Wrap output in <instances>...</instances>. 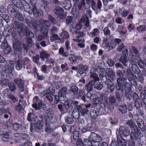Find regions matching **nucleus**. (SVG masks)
I'll return each instance as SVG.
<instances>
[{"label":"nucleus","mask_w":146,"mask_h":146,"mask_svg":"<svg viewBox=\"0 0 146 146\" xmlns=\"http://www.w3.org/2000/svg\"><path fill=\"white\" fill-rule=\"evenodd\" d=\"M91 106V104H81L78 105L77 107L78 111H73L72 113V116L75 119H78L81 113V115L84 117H88Z\"/></svg>","instance_id":"f257e3e1"},{"label":"nucleus","mask_w":146,"mask_h":146,"mask_svg":"<svg viewBox=\"0 0 146 146\" xmlns=\"http://www.w3.org/2000/svg\"><path fill=\"white\" fill-rule=\"evenodd\" d=\"M126 74L125 70H118L116 72V75L119 78L117 80V83L116 84V88L117 90H120L122 91L124 90V86L127 84L126 83V79L124 77Z\"/></svg>","instance_id":"f03ea898"},{"label":"nucleus","mask_w":146,"mask_h":146,"mask_svg":"<svg viewBox=\"0 0 146 146\" xmlns=\"http://www.w3.org/2000/svg\"><path fill=\"white\" fill-rule=\"evenodd\" d=\"M11 35L12 37L14 38L13 42V55L15 56V63L16 64V68L17 69V66L18 65V60L17 59L18 57V29H12Z\"/></svg>","instance_id":"7ed1b4c3"},{"label":"nucleus","mask_w":146,"mask_h":146,"mask_svg":"<svg viewBox=\"0 0 146 146\" xmlns=\"http://www.w3.org/2000/svg\"><path fill=\"white\" fill-rule=\"evenodd\" d=\"M7 11L8 13L15 18L13 23L12 29H18V22L16 20V19H18L17 11L15 9L14 6L11 4H10L8 6Z\"/></svg>","instance_id":"20e7f679"},{"label":"nucleus","mask_w":146,"mask_h":146,"mask_svg":"<svg viewBox=\"0 0 146 146\" xmlns=\"http://www.w3.org/2000/svg\"><path fill=\"white\" fill-rule=\"evenodd\" d=\"M54 117V114L50 111H46L44 115V119L46 121V131L48 133H51L53 131V129L50 128V124L51 121Z\"/></svg>","instance_id":"39448f33"},{"label":"nucleus","mask_w":146,"mask_h":146,"mask_svg":"<svg viewBox=\"0 0 146 146\" xmlns=\"http://www.w3.org/2000/svg\"><path fill=\"white\" fill-rule=\"evenodd\" d=\"M127 86V84L124 86V90L123 91L120 90H117L121 92L122 95L123 96V93L125 91V97L127 101V104L129 103V104L127 105L128 106H131V108L133 107L132 105L129 103V102L132 98V96L131 94H130L131 92V88L130 87V85L129 84H128V86Z\"/></svg>","instance_id":"423d86ee"},{"label":"nucleus","mask_w":146,"mask_h":146,"mask_svg":"<svg viewBox=\"0 0 146 146\" xmlns=\"http://www.w3.org/2000/svg\"><path fill=\"white\" fill-rule=\"evenodd\" d=\"M88 138L91 141V146H99L102 139L100 135L94 132L91 133Z\"/></svg>","instance_id":"0eeeda50"},{"label":"nucleus","mask_w":146,"mask_h":146,"mask_svg":"<svg viewBox=\"0 0 146 146\" xmlns=\"http://www.w3.org/2000/svg\"><path fill=\"white\" fill-rule=\"evenodd\" d=\"M90 77L92 78V80L86 85L85 88L86 90L88 92L92 91L93 89V86L95 84V83L97 81L100 80V78L96 74H92L90 75Z\"/></svg>","instance_id":"6e6552de"},{"label":"nucleus","mask_w":146,"mask_h":146,"mask_svg":"<svg viewBox=\"0 0 146 146\" xmlns=\"http://www.w3.org/2000/svg\"><path fill=\"white\" fill-rule=\"evenodd\" d=\"M137 61V60L135 57L133 56L131 59L129 60L130 64L129 65V67L133 72L138 75L140 74V70L136 64Z\"/></svg>","instance_id":"1a4fd4ad"},{"label":"nucleus","mask_w":146,"mask_h":146,"mask_svg":"<svg viewBox=\"0 0 146 146\" xmlns=\"http://www.w3.org/2000/svg\"><path fill=\"white\" fill-rule=\"evenodd\" d=\"M40 32L42 34H44L46 38H48V28L50 25L49 22L46 20H43L41 23Z\"/></svg>","instance_id":"9d476101"},{"label":"nucleus","mask_w":146,"mask_h":146,"mask_svg":"<svg viewBox=\"0 0 146 146\" xmlns=\"http://www.w3.org/2000/svg\"><path fill=\"white\" fill-rule=\"evenodd\" d=\"M133 100L135 104L134 106L136 109L139 110L142 107V101L139 98L138 94L135 92L133 94Z\"/></svg>","instance_id":"9b49d317"},{"label":"nucleus","mask_w":146,"mask_h":146,"mask_svg":"<svg viewBox=\"0 0 146 146\" xmlns=\"http://www.w3.org/2000/svg\"><path fill=\"white\" fill-rule=\"evenodd\" d=\"M19 5L21 6V5L23 7H21L20 8V9L21 10H23L24 9L25 11L27 12L30 14H32V13L33 11V5L32 7H31L28 4L27 5V2L25 0H22L21 2V5L20 3Z\"/></svg>","instance_id":"f8f14e48"},{"label":"nucleus","mask_w":146,"mask_h":146,"mask_svg":"<svg viewBox=\"0 0 146 146\" xmlns=\"http://www.w3.org/2000/svg\"><path fill=\"white\" fill-rule=\"evenodd\" d=\"M130 131L129 129L125 125H122L119 128V133L120 135H123L124 137L128 136L130 134Z\"/></svg>","instance_id":"ddd939ff"},{"label":"nucleus","mask_w":146,"mask_h":146,"mask_svg":"<svg viewBox=\"0 0 146 146\" xmlns=\"http://www.w3.org/2000/svg\"><path fill=\"white\" fill-rule=\"evenodd\" d=\"M32 106L36 110H40L41 108L44 110L46 107V105L39 100H37L36 101L35 103L32 105Z\"/></svg>","instance_id":"4468645a"},{"label":"nucleus","mask_w":146,"mask_h":146,"mask_svg":"<svg viewBox=\"0 0 146 146\" xmlns=\"http://www.w3.org/2000/svg\"><path fill=\"white\" fill-rule=\"evenodd\" d=\"M53 11L56 15L59 16L62 19H63L62 17L64 15V9L62 7L56 6Z\"/></svg>","instance_id":"2eb2a0df"},{"label":"nucleus","mask_w":146,"mask_h":146,"mask_svg":"<svg viewBox=\"0 0 146 146\" xmlns=\"http://www.w3.org/2000/svg\"><path fill=\"white\" fill-rule=\"evenodd\" d=\"M107 80L110 82L114 81L116 79L115 73L112 71H109L105 76Z\"/></svg>","instance_id":"dca6fc26"},{"label":"nucleus","mask_w":146,"mask_h":146,"mask_svg":"<svg viewBox=\"0 0 146 146\" xmlns=\"http://www.w3.org/2000/svg\"><path fill=\"white\" fill-rule=\"evenodd\" d=\"M136 123L137 127H139V128L142 131L145 132L146 131V126L145 125L143 120L141 119L138 118L137 120Z\"/></svg>","instance_id":"f3484780"},{"label":"nucleus","mask_w":146,"mask_h":146,"mask_svg":"<svg viewBox=\"0 0 146 146\" xmlns=\"http://www.w3.org/2000/svg\"><path fill=\"white\" fill-rule=\"evenodd\" d=\"M91 6L92 8L95 11H97L99 9L100 10L102 6V3L100 0H98L97 5L94 0H92Z\"/></svg>","instance_id":"a211bd4d"},{"label":"nucleus","mask_w":146,"mask_h":146,"mask_svg":"<svg viewBox=\"0 0 146 146\" xmlns=\"http://www.w3.org/2000/svg\"><path fill=\"white\" fill-rule=\"evenodd\" d=\"M129 50L132 54L130 59H131L132 57L134 56L137 59V60H138V58H139L140 56V54L137 49L134 46H132L130 48Z\"/></svg>","instance_id":"6ab92c4d"},{"label":"nucleus","mask_w":146,"mask_h":146,"mask_svg":"<svg viewBox=\"0 0 146 146\" xmlns=\"http://www.w3.org/2000/svg\"><path fill=\"white\" fill-rule=\"evenodd\" d=\"M40 117L41 119H42V121H41L40 120H38L36 123H35V126L36 127L35 131L38 132H39L42 129V127L44 124L43 122L42 121L43 117L42 115H41Z\"/></svg>","instance_id":"aec40b11"},{"label":"nucleus","mask_w":146,"mask_h":146,"mask_svg":"<svg viewBox=\"0 0 146 146\" xmlns=\"http://www.w3.org/2000/svg\"><path fill=\"white\" fill-rule=\"evenodd\" d=\"M44 92V96L50 102H52L53 100V96H54L52 92L49 89H48Z\"/></svg>","instance_id":"412c9836"},{"label":"nucleus","mask_w":146,"mask_h":146,"mask_svg":"<svg viewBox=\"0 0 146 146\" xmlns=\"http://www.w3.org/2000/svg\"><path fill=\"white\" fill-rule=\"evenodd\" d=\"M40 4L42 7H43L45 11L48 12L50 10V3L48 1L44 0H41Z\"/></svg>","instance_id":"4be33fe9"},{"label":"nucleus","mask_w":146,"mask_h":146,"mask_svg":"<svg viewBox=\"0 0 146 146\" xmlns=\"http://www.w3.org/2000/svg\"><path fill=\"white\" fill-rule=\"evenodd\" d=\"M42 12L41 10L37 9L35 5H33L32 13L36 17H39L41 16Z\"/></svg>","instance_id":"5701e85b"},{"label":"nucleus","mask_w":146,"mask_h":146,"mask_svg":"<svg viewBox=\"0 0 146 146\" xmlns=\"http://www.w3.org/2000/svg\"><path fill=\"white\" fill-rule=\"evenodd\" d=\"M118 146H126L127 143L126 140L124 139L121 135H118L117 137Z\"/></svg>","instance_id":"b1692460"},{"label":"nucleus","mask_w":146,"mask_h":146,"mask_svg":"<svg viewBox=\"0 0 146 146\" xmlns=\"http://www.w3.org/2000/svg\"><path fill=\"white\" fill-rule=\"evenodd\" d=\"M118 109L119 111L123 114H125L127 112L128 108L126 104L119 106Z\"/></svg>","instance_id":"393cba45"},{"label":"nucleus","mask_w":146,"mask_h":146,"mask_svg":"<svg viewBox=\"0 0 146 146\" xmlns=\"http://www.w3.org/2000/svg\"><path fill=\"white\" fill-rule=\"evenodd\" d=\"M67 90V87H63L59 91L58 95L62 98H65Z\"/></svg>","instance_id":"a878e982"},{"label":"nucleus","mask_w":146,"mask_h":146,"mask_svg":"<svg viewBox=\"0 0 146 146\" xmlns=\"http://www.w3.org/2000/svg\"><path fill=\"white\" fill-rule=\"evenodd\" d=\"M97 69L99 74V76L100 78L105 77L107 72H106L105 68H102L100 66L98 67Z\"/></svg>","instance_id":"bb28decb"},{"label":"nucleus","mask_w":146,"mask_h":146,"mask_svg":"<svg viewBox=\"0 0 146 146\" xmlns=\"http://www.w3.org/2000/svg\"><path fill=\"white\" fill-rule=\"evenodd\" d=\"M64 107L65 108L66 113H70L73 108L70 102H67L64 104Z\"/></svg>","instance_id":"cd10ccee"},{"label":"nucleus","mask_w":146,"mask_h":146,"mask_svg":"<svg viewBox=\"0 0 146 146\" xmlns=\"http://www.w3.org/2000/svg\"><path fill=\"white\" fill-rule=\"evenodd\" d=\"M20 29V32H19V34H20V36H23L25 35L26 34L27 28L25 29L24 25H22L21 26L19 24V29Z\"/></svg>","instance_id":"c85d7f7f"},{"label":"nucleus","mask_w":146,"mask_h":146,"mask_svg":"<svg viewBox=\"0 0 146 146\" xmlns=\"http://www.w3.org/2000/svg\"><path fill=\"white\" fill-rule=\"evenodd\" d=\"M128 61L127 57L121 56L120 58L119 61L121 63L123 66L126 67L127 66V63L128 62Z\"/></svg>","instance_id":"c756f323"},{"label":"nucleus","mask_w":146,"mask_h":146,"mask_svg":"<svg viewBox=\"0 0 146 146\" xmlns=\"http://www.w3.org/2000/svg\"><path fill=\"white\" fill-rule=\"evenodd\" d=\"M77 68H78V72H86L88 70V67L87 65H84L82 64L78 65Z\"/></svg>","instance_id":"7c9ffc66"},{"label":"nucleus","mask_w":146,"mask_h":146,"mask_svg":"<svg viewBox=\"0 0 146 146\" xmlns=\"http://www.w3.org/2000/svg\"><path fill=\"white\" fill-rule=\"evenodd\" d=\"M66 24L67 26L72 25L74 23V18L72 16H68L66 18Z\"/></svg>","instance_id":"2f4dec72"},{"label":"nucleus","mask_w":146,"mask_h":146,"mask_svg":"<svg viewBox=\"0 0 146 146\" xmlns=\"http://www.w3.org/2000/svg\"><path fill=\"white\" fill-rule=\"evenodd\" d=\"M62 6L66 9H70L72 7L70 1L67 0L64 1L63 3Z\"/></svg>","instance_id":"473e14b6"},{"label":"nucleus","mask_w":146,"mask_h":146,"mask_svg":"<svg viewBox=\"0 0 146 146\" xmlns=\"http://www.w3.org/2000/svg\"><path fill=\"white\" fill-rule=\"evenodd\" d=\"M70 91L72 92L74 96L78 93L79 92V89L78 87L75 85L72 86L70 88Z\"/></svg>","instance_id":"72a5a7b5"},{"label":"nucleus","mask_w":146,"mask_h":146,"mask_svg":"<svg viewBox=\"0 0 146 146\" xmlns=\"http://www.w3.org/2000/svg\"><path fill=\"white\" fill-rule=\"evenodd\" d=\"M141 130L139 128V127H137V126L135 127L133 129V131L135 133L136 135H137V136L140 138V139L143 136V135L142 134Z\"/></svg>","instance_id":"f704fd0d"},{"label":"nucleus","mask_w":146,"mask_h":146,"mask_svg":"<svg viewBox=\"0 0 146 146\" xmlns=\"http://www.w3.org/2000/svg\"><path fill=\"white\" fill-rule=\"evenodd\" d=\"M65 121L68 124H72L74 122L73 117L71 115H68L65 117Z\"/></svg>","instance_id":"c9c22d12"},{"label":"nucleus","mask_w":146,"mask_h":146,"mask_svg":"<svg viewBox=\"0 0 146 146\" xmlns=\"http://www.w3.org/2000/svg\"><path fill=\"white\" fill-rule=\"evenodd\" d=\"M23 48H24L26 52H27L29 49V45L26 44L19 42V50H21Z\"/></svg>","instance_id":"e433bc0d"},{"label":"nucleus","mask_w":146,"mask_h":146,"mask_svg":"<svg viewBox=\"0 0 146 146\" xmlns=\"http://www.w3.org/2000/svg\"><path fill=\"white\" fill-rule=\"evenodd\" d=\"M126 124L129 126L131 128H133V129L137 126L133 121L131 119H130L126 122Z\"/></svg>","instance_id":"4c0bfd02"},{"label":"nucleus","mask_w":146,"mask_h":146,"mask_svg":"<svg viewBox=\"0 0 146 146\" xmlns=\"http://www.w3.org/2000/svg\"><path fill=\"white\" fill-rule=\"evenodd\" d=\"M81 20L85 24V25L87 27L89 26V21L88 17H87V15H83Z\"/></svg>","instance_id":"58836bf2"},{"label":"nucleus","mask_w":146,"mask_h":146,"mask_svg":"<svg viewBox=\"0 0 146 146\" xmlns=\"http://www.w3.org/2000/svg\"><path fill=\"white\" fill-rule=\"evenodd\" d=\"M59 52L63 57H67L68 55V52H65L64 48L62 47L59 49Z\"/></svg>","instance_id":"ea45409f"},{"label":"nucleus","mask_w":146,"mask_h":146,"mask_svg":"<svg viewBox=\"0 0 146 146\" xmlns=\"http://www.w3.org/2000/svg\"><path fill=\"white\" fill-rule=\"evenodd\" d=\"M10 82L8 79L2 78L0 80V84L2 86H5L8 85Z\"/></svg>","instance_id":"a19ab883"},{"label":"nucleus","mask_w":146,"mask_h":146,"mask_svg":"<svg viewBox=\"0 0 146 146\" xmlns=\"http://www.w3.org/2000/svg\"><path fill=\"white\" fill-rule=\"evenodd\" d=\"M24 85V81L21 79L19 78V90L21 92H23Z\"/></svg>","instance_id":"79ce46f5"},{"label":"nucleus","mask_w":146,"mask_h":146,"mask_svg":"<svg viewBox=\"0 0 146 146\" xmlns=\"http://www.w3.org/2000/svg\"><path fill=\"white\" fill-rule=\"evenodd\" d=\"M41 23L40 22H35L34 23V27L36 30L37 31L40 30V31L41 29Z\"/></svg>","instance_id":"37998d69"},{"label":"nucleus","mask_w":146,"mask_h":146,"mask_svg":"<svg viewBox=\"0 0 146 146\" xmlns=\"http://www.w3.org/2000/svg\"><path fill=\"white\" fill-rule=\"evenodd\" d=\"M130 137L131 139L130 141H133L134 142L138 139V138L137 137L135 133L133 131H131L130 133Z\"/></svg>","instance_id":"c03bdc74"},{"label":"nucleus","mask_w":146,"mask_h":146,"mask_svg":"<svg viewBox=\"0 0 146 146\" xmlns=\"http://www.w3.org/2000/svg\"><path fill=\"white\" fill-rule=\"evenodd\" d=\"M92 129V126L91 124H88L87 125L84 127L81 130L82 133H85L87 131H89Z\"/></svg>","instance_id":"a18cd8bd"},{"label":"nucleus","mask_w":146,"mask_h":146,"mask_svg":"<svg viewBox=\"0 0 146 146\" xmlns=\"http://www.w3.org/2000/svg\"><path fill=\"white\" fill-rule=\"evenodd\" d=\"M93 118H96L98 115V112L95 110H92L90 112H89V115Z\"/></svg>","instance_id":"49530a36"},{"label":"nucleus","mask_w":146,"mask_h":146,"mask_svg":"<svg viewBox=\"0 0 146 146\" xmlns=\"http://www.w3.org/2000/svg\"><path fill=\"white\" fill-rule=\"evenodd\" d=\"M2 41V42L1 45V47L2 48L5 49L9 46L8 45L7 40L5 38L3 37Z\"/></svg>","instance_id":"de8ad7c7"},{"label":"nucleus","mask_w":146,"mask_h":146,"mask_svg":"<svg viewBox=\"0 0 146 146\" xmlns=\"http://www.w3.org/2000/svg\"><path fill=\"white\" fill-rule=\"evenodd\" d=\"M106 85L107 86V88L111 92H113L115 89V85L114 84L108 83H107Z\"/></svg>","instance_id":"09e8293b"},{"label":"nucleus","mask_w":146,"mask_h":146,"mask_svg":"<svg viewBox=\"0 0 146 146\" xmlns=\"http://www.w3.org/2000/svg\"><path fill=\"white\" fill-rule=\"evenodd\" d=\"M48 19L49 21L54 24H56L57 23L56 19L50 14L48 15Z\"/></svg>","instance_id":"8fccbe9b"},{"label":"nucleus","mask_w":146,"mask_h":146,"mask_svg":"<svg viewBox=\"0 0 146 146\" xmlns=\"http://www.w3.org/2000/svg\"><path fill=\"white\" fill-rule=\"evenodd\" d=\"M78 93V94H77L75 97L78 99H80L81 97L85 96L86 94L85 91L82 90H80Z\"/></svg>","instance_id":"3c124183"},{"label":"nucleus","mask_w":146,"mask_h":146,"mask_svg":"<svg viewBox=\"0 0 146 146\" xmlns=\"http://www.w3.org/2000/svg\"><path fill=\"white\" fill-rule=\"evenodd\" d=\"M3 94L6 97L10 98V96H11V92L8 89H6L3 91Z\"/></svg>","instance_id":"603ef678"},{"label":"nucleus","mask_w":146,"mask_h":146,"mask_svg":"<svg viewBox=\"0 0 146 146\" xmlns=\"http://www.w3.org/2000/svg\"><path fill=\"white\" fill-rule=\"evenodd\" d=\"M1 16L7 23L9 22L11 20L10 18L8 15L1 14Z\"/></svg>","instance_id":"864d4df0"},{"label":"nucleus","mask_w":146,"mask_h":146,"mask_svg":"<svg viewBox=\"0 0 146 146\" xmlns=\"http://www.w3.org/2000/svg\"><path fill=\"white\" fill-rule=\"evenodd\" d=\"M103 85L102 83L98 82L94 84V87L95 88L98 90H101L103 88Z\"/></svg>","instance_id":"5fc2aeb1"},{"label":"nucleus","mask_w":146,"mask_h":146,"mask_svg":"<svg viewBox=\"0 0 146 146\" xmlns=\"http://www.w3.org/2000/svg\"><path fill=\"white\" fill-rule=\"evenodd\" d=\"M60 36L64 38L67 39L69 37V36L67 32L66 31H63L60 34Z\"/></svg>","instance_id":"6e6d98bb"},{"label":"nucleus","mask_w":146,"mask_h":146,"mask_svg":"<svg viewBox=\"0 0 146 146\" xmlns=\"http://www.w3.org/2000/svg\"><path fill=\"white\" fill-rule=\"evenodd\" d=\"M1 139L4 141H8L10 140V138L9 135L5 133L2 137Z\"/></svg>","instance_id":"4d7b16f0"},{"label":"nucleus","mask_w":146,"mask_h":146,"mask_svg":"<svg viewBox=\"0 0 146 146\" xmlns=\"http://www.w3.org/2000/svg\"><path fill=\"white\" fill-rule=\"evenodd\" d=\"M50 56L49 54L44 52H41L40 54L41 58L44 60L45 58H47Z\"/></svg>","instance_id":"13d9d810"},{"label":"nucleus","mask_w":146,"mask_h":146,"mask_svg":"<svg viewBox=\"0 0 146 146\" xmlns=\"http://www.w3.org/2000/svg\"><path fill=\"white\" fill-rule=\"evenodd\" d=\"M57 107L60 111L62 113L64 114L66 113L65 108L64 109V104L62 105L59 104L58 105Z\"/></svg>","instance_id":"bf43d9fd"},{"label":"nucleus","mask_w":146,"mask_h":146,"mask_svg":"<svg viewBox=\"0 0 146 146\" xmlns=\"http://www.w3.org/2000/svg\"><path fill=\"white\" fill-rule=\"evenodd\" d=\"M116 98L117 100L119 102H120L122 101V98L121 94L119 92H116L115 93Z\"/></svg>","instance_id":"052dcab7"},{"label":"nucleus","mask_w":146,"mask_h":146,"mask_svg":"<svg viewBox=\"0 0 146 146\" xmlns=\"http://www.w3.org/2000/svg\"><path fill=\"white\" fill-rule=\"evenodd\" d=\"M43 35H40L37 37V39L38 41H40L42 40L44 38H45L47 40H48L49 37V36L48 35V38H46L45 36V35L44 34H42Z\"/></svg>","instance_id":"680f3d73"},{"label":"nucleus","mask_w":146,"mask_h":146,"mask_svg":"<svg viewBox=\"0 0 146 146\" xmlns=\"http://www.w3.org/2000/svg\"><path fill=\"white\" fill-rule=\"evenodd\" d=\"M4 49L3 52L5 54H8L11 52L12 51L11 47L9 46Z\"/></svg>","instance_id":"e2e57ef3"},{"label":"nucleus","mask_w":146,"mask_h":146,"mask_svg":"<svg viewBox=\"0 0 146 146\" xmlns=\"http://www.w3.org/2000/svg\"><path fill=\"white\" fill-rule=\"evenodd\" d=\"M103 31L104 35L106 36H108L110 35L111 32L108 27L105 28L103 30Z\"/></svg>","instance_id":"0e129e2a"},{"label":"nucleus","mask_w":146,"mask_h":146,"mask_svg":"<svg viewBox=\"0 0 146 146\" xmlns=\"http://www.w3.org/2000/svg\"><path fill=\"white\" fill-rule=\"evenodd\" d=\"M74 33L78 35L77 37L78 38L83 37L84 36L85 34L82 32H80L79 31H74Z\"/></svg>","instance_id":"69168bd1"},{"label":"nucleus","mask_w":146,"mask_h":146,"mask_svg":"<svg viewBox=\"0 0 146 146\" xmlns=\"http://www.w3.org/2000/svg\"><path fill=\"white\" fill-rule=\"evenodd\" d=\"M8 85L11 91H14L15 90V85L13 83L10 82Z\"/></svg>","instance_id":"338daca9"},{"label":"nucleus","mask_w":146,"mask_h":146,"mask_svg":"<svg viewBox=\"0 0 146 146\" xmlns=\"http://www.w3.org/2000/svg\"><path fill=\"white\" fill-rule=\"evenodd\" d=\"M110 103L112 105H113L115 103L116 100L113 96H110L109 99Z\"/></svg>","instance_id":"774afa93"}]
</instances>
